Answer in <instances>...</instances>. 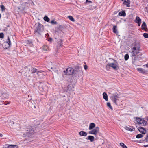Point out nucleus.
<instances>
[{"label":"nucleus","instance_id":"nucleus-1","mask_svg":"<svg viewBox=\"0 0 148 148\" xmlns=\"http://www.w3.org/2000/svg\"><path fill=\"white\" fill-rule=\"evenodd\" d=\"M35 33H37L39 34H41V33L43 31L44 29L43 26L39 23H37L34 25Z\"/></svg>","mask_w":148,"mask_h":148},{"label":"nucleus","instance_id":"nucleus-2","mask_svg":"<svg viewBox=\"0 0 148 148\" xmlns=\"http://www.w3.org/2000/svg\"><path fill=\"white\" fill-rule=\"evenodd\" d=\"M34 128L31 127L27 129L26 133L24 134L23 136L24 137H30L34 134Z\"/></svg>","mask_w":148,"mask_h":148},{"label":"nucleus","instance_id":"nucleus-3","mask_svg":"<svg viewBox=\"0 0 148 148\" xmlns=\"http://www.w3.org/2000/svg\"><path fill=\"white\" fill-rule=\"evenodd\" d=\"M119 95L117 93H114L110 97L111 100L116 105H117V101L119 98Z\"/></svg>","mask_w":148,"mask_h":148},{"label":"nucleus","instance_id":"nucleus-4","mask_svg":"<svg viewBox=\"0 0 148 148\" xmlns=\"http://www.w3.org/2000/svg\"><path fill=\"white\" fill-rule=\"evenodd\" d=\"M136 121L139 124H141L142 126H145L147 124L146 121L144 120V119H141L139 117H136Z\"/></svg>","mask_w":148,"mask_h":148},{"label":"nucleus","instance_id":"nucleus-5","mask_svg":"<svg viewBox=\"0 0 148 148\" xmlns=\"http://www.w3.org/2000/svg\"><path fill=\"white\" fill-rule=\"evenodd\" d=\"M65 74L67 75H71L74 73V70L71 67H69L64 71Z\"/></svg>","mask_w":148,"mask_h":148},{"label":"nucleus","instance_id":"nucleus-6","mask_svg":"<svg viewBox=\"0 0 148 148\" xmlns=\"http://www.w3.org/2000/svg\"><path fill=\"white\" fill-rule=\"evenodd\" d=\"M132 51L131 53L132 56H136L139 53L140 49H137L136 48H132L131 49Z\"/></svg>","mask_w":148,"mask_h":148},{"label":"nucleus","instance_id":"nucleus-7","mask_svg":"<svg viewBox=\"0 0 148 148\" xmlns=\"http://www.w3.org/2000/svg\"><path fill=\"white\" fill-rule=\"evenodd\" d=\"M99 129L98 127H96L95 129L89 131L88 132L90 134L96 135L99 131Z\"/></svg>","mask_w":148,"mask_h":148},{"label":"nucleus","instance_id":"nucleus-8","mask_svg":"<svg viewBox=\"0 0 148 148\" xmlns=\"http://www.w3.org/2000/svg\"><path fill=\"white\" fill-rule=\"evenodd\" d=\"M40 84L39 86V89L41 91L45 90L47 88V86L43 83L40 82Z\"/></svg>","mask_w":148,"mask_h":148},{"label":"nucleus","instance_id":"nucleus-9","mask_svg":"<svg viewBox=\"0 0 148 148\" xmlns=\"http://www.w3.org/2000/svg\"><path fill=\"white\" fill-rule=\"evenodd\" d=\"M82 69L81 68L77 66L75 68V70H74V73L77 74H79L82 73Z\"/></svg>","mask_w":148,"mask_h":148},{"label":"nucleus","instance_id":"nucleus-10","mask_svg":"<svg viewBox=\"0 0 148 148\" xmlns=\"http://www.w3.org/2000/svg\"><path fill=\"white\" fill-rule=\"evenodd\" d=\"M107 66L112 67L115 70H117L119 69L118 66L116 64L114 63H108L106 66V67Z\"/></svg>","mask_w":148,"mask_h":148},{"label":"nucleus","instance_id":"nucleus-11","mask_svg":"<svg viewBox=\"0 0 148 148\" xmlns=\"http://www.w3.org/2000/svg\"><path fill=\"white\" fill-rule=\"evenodd\" d=\"M134 22L138 24V26H140L141 23V20L139 17L136 16L134 20Z\"/></svg>","mask_w":148,"mask_h":148},{"label":"nucleus","instance_id":"nucleus-12","mask_svg":"<svg viewBox=\"0 0 148 148\" xmlns=\"http://www.w3.org/2000/svg\"><path fill=\"white\" fill-rule=\"evenodd\" d=\"M132 46H134L132 48H136V49H140V46L139 44L137 42H134L132 45Z\"/></svg>","mask_w":148,"mask_h":148},{"label":"nucleus","instance_id":"nucleus-13","mask_svg":"<svg viewBox=\"0 0 148 148\" xmlns=\"http://www.w3.org/2000/svg\"><path fill=\"white\" fill-rule=\"evenodd\" d=\"M38 70L36 69L35 68H33L31 70V73L33 74L34 73L36 72L37 73V74L38 75V74L39 73H42V72H43V71H38Z\"/></svg>","mask_w":148,"mask_h":148},{"label":"nucleus","instance_id":"nucleus-14","mask_svg":"<svg viewBox=\"0 0 148 148\" xmlns=\"http://www.w3.org/2000/svg\"><path fill=\"white\" fill-rule=\"evenodd\" d=\"M138 130L140 132L143 134H145L147 132L146 130L143 127H139Z\"/></svg>","mask_w":148,"mask_h":148},{"label":"nucleus","instance_id":"nucleus-15","mask_svg":"<svg viewBox=\"0 0 148 148\" xmlns=\"http://www.w3.org/2000/svg\"><path fill=\"white\" fill-rule=\"evenodd\" d=\"M0 95L3 96V97L5 99H8L9 96V95L6 92H0Z\"/></svg>","mask_w":148,"mask_h":148},{"label":"nucleus","instance_id":"nucleus-16","mask_svg":"<svg viewBox=\"0 0 148 148\" xmlns=\"http://www.w3.org/2000/svg\"><path fill=\"white\" fill-rule=\"evenodd\" d=\"M125 128L127 130H129L130 131H134L135 129L133 128V127L129 126V127L125 126Z\"/></svg>","mask_w":148,"mask_h":148},{"label":"nucleus","instance_id":"nucleus-17","mask_svg":"<svg viewBox=\"0 0 148 148\" xmlns=\"http://www.w3.org/2000/svg\"><path fill=\"white\" fill-rule=\"evenodd\" d=\"M74 86L72 84H69L67 87V90L69 91L73 90Z\"/></svg>","mask_w":148,"mask_h":148},{"label":"nucleus","instance_id":"nucleus-18","mask_svg":"<svg viewBox=\"0 0 148 148\" xmlns=\"http://www.w3.org/2000/svg\"><path fill=\"white\" fill-rule=\"evenodd\" d=\"M137 70L140 73L143 74H144L146 72V71L145 70L141 68H137Z\"/></svg>","mask_w":148,"mask_h":148},{"label":"nucleus","instance_id":"nucleus-19","mask_svg":"<svg viewBox=\"0 0 148 148\" xmlns=\"http://www.w3.org/2000/svg\"><path fill=\"white\" fill-rule=\"evenodd\" d=\"M87 140H89L91 142H92L94 141L95 138L94 136H88L86 138Z\"/></svg>","mask_w":148,"mask_h":148},{"label":"nucleus","instance_id":"nucleus-20","mask_svg":"<svg viewBox=\"0 0 148 148\" xmlns=\"http://www.w3.org/2000/svg\"><path fill=\"white\" fill-rule=\"evenodd\" d=\"M118 15L120 16L125 17L126 16V13L124 11H122L119 13Z\"/></svg>","mask_w":148,"mask_h":148},{"label":"nucleus","instance_id":"nucleus-21","mask_svg":"<svg viewBox=\"0 0 148 148\" xmlns=\"http://www.w3.org/2000/svg\"><path fill=\"white\" fill-rule=\"evenodd\" d=\"M95 125L93 123H90V124L89 126V130H92L95 127Z\"/></svg>","mask_w":148,"mask_h":148},{"label":"nucleus","instance_id":"nucleus-22","mask_svg":"<svg viewBox=\"0 0 148 148\" xmlns=\"http://www.w3.org/2000/svg\"><path fill=\"white\" fill-rule=\"evenodd\" d=\"M79 135L81 136H87V133L83 131H81L79 133Z\"/></svg>","mask_w":148,"mask_h":148},{"label":"nucleus","instance_id":"nucleus-23","mask_svg":"<svg viewBox=\"0 0 148 148\" xmlns=\"http://www.w3.org/2000/svg\"><path fill=\"white\" fill-rule=\"evenodd\" d=\"M146 25L145 23V22H143L141 26L142 29L146 31Z\"/></svg>","mask_w":148,"mask_h":148},{"label":"nucleus","instance_id":"nucleus-24","mask_svg":"<svg viewBox=\"0 0 148 148\" xmlns=\"http://www.w3.org/2000/svg\"><path fill=\"white\" fill-rule=\"evenodd\" d=\"M42 49L44 51L49 50V47L46 45H44L42 47Z\"/></svg>","mask_w":148,"mask_h":148},{"label":"nucleus","instance_id":"nucleus-25","mask_svg":"<svg viewBox=\"0 0 148 148\" xmlns=\"http://www.w3.org/2000/svg\"><path fill=\"white\" fill-rule=\"evenodd\" d=\"M103 98L105 99V100L106 101H108V95L106 93V92H104L103 94Z\"/></svg>","mask_w":148,"mask_h":148},{"label":"nucleus","instance_id":"nucleus-26","mask_svg":"<svg viewBox=\"0 0 148 148\" xmlns=\"http://www.w3.org/2000/svg\"><path fill=\"white\" fill-rule=\"evenodd\" d=\"M127 3L126 4V6L127 7H130V0H127V1L125 0L124 1V2L123 3V4H125Z\"/></svg>","mask_w":148,"mask_h":148},{"label":"nucleus","instance_id":"nucleus-27","mask_svg":"<svg viewBox=\"0 0 148 148\" xmlns=\"http://www.w3.org/2000/svg\"><path fill=\"white\" fill-rule=\"evenodd\" d=\"M5 44H7L8 45V47H9L11 45L10 40L9 39V37H8V38L7 39V41L5 43Z\"/></svg>","mask_w":148,"mask_h":148},{"label":"nucleus","instance_id":"nucleus-28","mask_svg":"<svg viewBox=\"0 0 148 148\" xmlns=\"http://www.w3.org/2000/svg\"><path fill=\"white\" fill-rule=\"evenodd\" d=\"M113 32L114 33L116 34H117L118 33V32L117 30V27L116 26L114 25L113 27Z\"/></svg>","mask_w":148,"mask_h":148},{"label":"nucleus","instance_id":"nucleus-29","mask_svg":"<svg viewBox=\"0 0 148 148\" xmlns=\"http://www.w3.org/2000/svg\"><path fill=\"white\" fill-rule=\"evenodd\" d=\"M43 19L45 21L47 22H49L50 20L49 18L46 16L44 17Z\"/></svg>","mask_w":148,"mask_h":148},{"label":"nucleus","instance_id":"nucleus-30","mask_svg":"<svg viewBox=\"0 0 148 148\" xmlns=\"http://www.w3.org/2000/svg\"><path fill=\"white\" fill-rule=\"evenodd\" d=\"M120 145L122 147V148H127L126 145L123 143H120Z\"/></svg>","mask_w":148,"mask_h":148},{"label":"nucleus","instance_id":"nucleus-31","mask_svg":"<svg viewBox=\"0 0 148 148\" xmlns=\"http://www.w3.org/2000/svg\"><path fill=\"white\" fill-rule=\"evenodd\" d=\"M68 17L70 20H71L72 21H73V22L75 21V20L72 16H68Z\"/></svg>","mask_w":148,"mask_h":148},{"label":"nucleus","instance_id":"nucleus-32","mask_svg":"<svg viewBox=\"0 0 148 148\" xmlns=\"http://www.w3.org/2000/svg\"><path fill=\"white\" fill-rule=\"evenodd\" d=\"M143 137V135L142 134H137L136 136V138H140Z\"/></svg>","mask_w":148,"mask_h":148},{"label":"nucleus","instance_id":"nucleus-33","mask_svg":"<svg viewBox=\"0 0 148 148\" xmlns=\"http://www.w3.org/2000/svg\"><path fill=\"white\" fill-rule=\"evenodd\" d=\"M144 141L147 143H148V134L146 135L145 138L144 140Z\"/></svg>","mask_w":148,"mask_h":148},{"label":"nucleus","instance_id":"nucleus-34","mask_svg":"<svg viewBox=\"0 0 148 148\" xmlns=\"http://www.w3.org/2000/svg\"><path fill=\"white\" fill-rule=\"evenodd\" d=\"M129 58V56L128 54H126L124 56V59L125 60H128Z\"/></svg>","mask_w":148,"mask_h":148},{"label":"nucleus","instance_id":"nucleus-35","mask_svg":"<svg viewBox=\"0 0 148 148\" xmlns=\"http://www.w3.org/2000/svg\"><path fill=\"white\" fill-rule=\"evenodd\" d=\"M107 106L111 110L113 109V108L112 107L110 103V102H108L107 103Z\"/></svg>","mask_w":148,"mask_h":148},{"label":"nucleus","instance_id":"nucleus-36","mask_svg":"<svg viewBox=\"0 0 148 148\" xmlns=\"http://www.w3.org/2000/svg\"><path fill=\"white\" fill-rule=\"evenodd\" d=\"M58 44L61 47L62 45V41L61 39H60L59 41L58 42Z\"/></svg>","mask_w":148,"mask_h":148},{"label":"nucleus","instance_id":"nucleus-37","mask_svg":"<svg viewBox=\"0 0 148 148\" xmlns=\"http://www.w3.org/2000/svg\"><path fill=\"white\" fill-rule=\"evenodd\" d=\"M1 8L2 11H3L5 10V8L3 5H1Z\"/></svg>","mask_w":148,"mask_h":148},{"label":"nucleus","instance_id":"nucleus-38","mask_svg":"<svg viewBox=\"0 0 148 148\" xmlns=\"http://www.w3.org/2000/svg\"><path fill=\"white\" fill-rule=\"evenodd\" d=\"M144 37L146 38H148V34L146 33H144L143 34Z\"/></svg>","mask_w":148,"mask_h":148},{"label":"nucleus","instance_id":"nucleus-39","mask_svg":"<svg viewBox=\"0 0 148 148\" xmlns=\"http://www.w3.org/2000/svg\"><path fill=\"white\" fill-rule=\"evenodd\" d=\"M4 34L2 33H0V38H4Z\"/></svg>","mask_w":148,"mask_h":148},{"label":"nucleus","instance_id":"nucleus-40","mask_svg":"<svg viewBox=\"0 0 148 148\" xmlns=\"http://www.w3.org/2000/svg\"><path fill=\"white\" fill-rule=\"evenodd\" d=\"M51 23L52 24H56L57 23V22L55 21L54 20H52Z\"/></svg>","mask_w":148,"mask_h":148},{"label":"nucleus","instance_id":"nucleus-41","mask_svg":"<svg viewBox=\"0 0 148 148\" xmlns=\"http://www.w3.org/2000/svg\"><path fill=\"white\" fill-rule=\"evenodd\" d=\"M5 148H14V147H12L11 145H9L8 146L5 147Z\"/></svg>","mask_w":148,"mask_h":148},{"label":"nucleus","instance_id":"nucleus-42","mask_svg":"<svg viewBox=\"0 0 148 148\" xmlns=\"http://www.w3.org/2000/svg\"><path fill=\"white\" fill-rule=\"evenodd\" d=\"M84 68L86 70L87 69L88 67L86 65H84Z\"/></svg>","mask_w":148,"mask_h":148},{"label":"nucleus","instance_id":"nucleus-43","mask_svg":"<svg viewBox=\"0 0 148 148\" xmlns=\"http://www.w3.org/2000/svg\"><path fill=\"white\" fill-rule=\"evenodd\" d=\"M52 40V39L51 38H49L48 39V41H51Z\"/></svg>","mask_w":148,"mask_h":148},{"label":"nucleus","instance_id":"nucleus-44","mask_svg":"<svg viewBox=\"0 0 148 148\" xmlns=\"http://www.w3.org/2000/svg\"><path fill=\"white\" fill-rule=\"evenodd\" d=\"M58 27L60 29H62L63 28V27L61 25H60Z\"/></svg>","mask_w":148,"mask_h":148},{"label":"nucleus","instance_id":"nucleus-45","mask_svg":"<svg viewBox=\"0 0 148 148\" xmlns=\"http://www.w3.org/2000/svg\"><path fill=\"white\" fill-rule=\"evenodd\" d=\"M89 2V3H90V2H91V1H89L88 0H86V2H85L86 3H87V2Z\"/></svg>","mask_w":148,"mask_h":148},{"label":"nucleus","instance_id":"nucleus-46","mask_svg":"<svg viewBox=\"0 0 148 148\" xmlns=\"http://www.w3.org/2000/svg\"><path fill=\"white\" fill-rule=\"evenodd\" d=\"M5 102L4 103V104H5V105H6L7 104H9L10 103V102H8V101L7 102V103H5V102Z\"/></svg>","mask_w":148,"mask_h":148},{"label":"nucleus","instance_id":"nucleus-47","mask_svg":"<svg viewBox=\"0 0 148 148\" xmlns=\"http://www.w3.org/2000/svg\"><path fill=\"white\" fill-rule=\"evenodd\" d=\"M144 147H148V145H144Z\"/></svg>","mask_w":148,"mask_h":148},{"label":"nucleus","instance_id":"nucleus-48","mask_svg":"<svg viewBox=\"0 0 148 148\" xmlns=\"http://www.w3.org/2000/svg\"><path fill=\"white\" fill-rule=\"evenodd\" d=\"M145 66L146 67L148 68V63L145 65Z\"/></svg>","mask_w":148,"mask_h":148},{"label":"nucleus","instance_id":"nucleus-49","mask_svg":"<svg viewBox=\"0 0 148 148\" xmlns=\"http://www.w3.org/2000/svg\"><path fill=\"white\" fill-rule=\"evenodd\" d=\"M3 135H2V134H0V136L1 137H2L3 136Z\"/></svg>","mask_w":148,"mask_h":148},{"label":"nucleus","instance_id":"nucleus-50","mask_svg":"<svg viewBox=\"0 0 148 148\" xmlns=\"http://www.w3.org/2000/svg\"><path fill=\"white\" fill-rule=\"evenodd\" d=\"M146 120L148 121V117H147L145 118Z\"/></svg>","mask_w":148,"mask_h":148},{"label":"nucleus","instance_id":"nucleus-51","mask_svg":"<svg viewBox=\"0 0 148 148\" xmlns=\"http://www.w3.org/2000/svg\"><path fill=\"white\" fill-rule=\"evenodd\" d=\"M31 1L32 2V3H33V2L32 1V0H31Z\"/></svg>","mask_w":148,"mask_h":148},{"label":"nucleus","instance_id":"nucleus-52","mask_svg":"<svg viewBox=\"0 0 148 148\" xmlns=\"http://www.w3.org/2000/svg\"><path fill=\"white\" fill-rule=\"evenodd\" d=\"M1 101H2V102H3V101L4 102V101H3V100H2Z\"/></svg>","mask_w":148,"mask_h":148},{"label":"nucleus","instance_id":"nucleus-53","mask_svg":"<svg viewBox=\"0 0 148 148\" xmlns=\"http://www.w3.org/2000/svg\"><path fill=\"white\" fill-rule=\"evenodd\" d=\"M34 107L35 108H36L35 106H34Z\"/></svg>","mask_w":148,"mask_h":148},{"label":"nucleus","instance_id":"nucleus-54","mask_svg":"<svg viewBox=\"0 0 148 148\" xmlns=\"http://www.w3.org/2000/svg\"><path fill=\"white\" fill-rule=\"evenodd\" d=\"M122 0V1H123V0Z\"/></svg>","mask_w":148,"mask_h":148}]
</instances>
